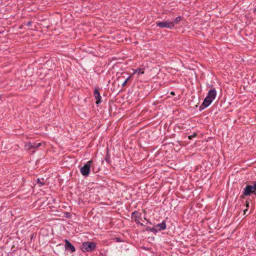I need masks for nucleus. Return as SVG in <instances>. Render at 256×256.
<instances>
[{
    "label": "nucleus",
    "mask_w": 256,
    "mask_h": 256,
    "mask_svg": "<svg viewBox=\"0 0 256 256\" xmlns=\"http://www.w3.org/2000/svg\"><path fill=\"white\" fill-rule=\"evenodd\" d=\"M216 96V92L215 88L209 90L207 96L204 98L202 104L200 107V110H202L209 106L212 102L215 99Z\"/></svg>",
    "instance_id": "obj_1"
},
{
    "label": "nucleus",
    "mask_w": 256,
    "mask_h": 256,
    "mask_svg": "<svg viewBox=\"0 0 256 256\" xmlns=\"http://www.w3.org/2000/svg\"><path fill=\"white\" fill-rule=\"evenodd\" d=\"M252 185H247L243 191V196H249L252 194L256 196V181L252 182Z\"/></svg>",
    "instance_id": "obj_2"
},
{
    "label": "nucleus",
    "mask_w": 256,
    "mask_h": 256,
    "mask_svg": "<svg viewBox=\"0 0 256 256\" xmlns=\"http://www.w3.org/2000/svg\"><path fill=\"white\" fill-rule=\"evenodd\" d=\"M96 244L94 242H86L82 244L81 250L82 252H92L95 250Z\"/></svg>",
    "instance_id": "obj_3"
},
{
    "label": "nucleus",
    "mask_w": 256,
    "mask_h": 256,
    "mask_svg": "<svg viewBox=\"0 0 256 256\" xmlns=\"http://www.w3.org/2000/svg\"><path fill=\"white\" fill-rule=\"evenodd\" d=\"M92 161V160L88 161L80 169V172L82 176H87L89 175L90 168Z\"/></svg>",
    "instance_id": "obj_4"
},
{
    "label": "nucleus",
    "mask_w": 256,
    "mask_h": 256,
    "mask_svg": "<svg viewBox=\"0 0 256 256\" xmlns=\"http://www.w3.org/2000/svg\"><path fill=\"white\" fill-rule=\"evenodd\" d=\"M156 24L158 26H159L160 28H166L171 29L173 28V24L170 22H156Z\"/></svg>",
    "instance_id": "obj_5"
},
{
    "label": "nucleus",
    "mask_w": 256,
    "mask_h": 256,
    "mask_svg": "<svg viewBox=\"0 0 256 256\" xmlns=\"http://www.w3.org/2000/svg\"><path fill=\"white\" fill-rule=\"evenodd\" d=\"M141 214L138 212H134L132 213V218L134 219V222L138 224L143 226V224L140 221Z\"/></svg>",
    "instance_id": "obj_6"
},
{
    "label": "nucleus",
    "mask_w": 256,
    "mask_h": 256,
    "mask_svg": "<svg viewBox=\"0 0 256 256\" xmlns=\"http://www.w3.org/2000/svg\"><path fill=\"white\" fill-rule=\"evenodd\" d=\"M94 96L96 100V104H98L101 102V96L100 95L99 90L98 88H95L94 92Z\"/></svg>",
    "instance_id": "obj_7"
},
{
    "label": "nucleus",
    "mask_w": 256,
    "mask_h": 256,
    "mask_svg": "<svg viewBox=\"0 0 256 256\" xmlns=\"http://www.w3.org/2000/svg\"><path fill=\"white\" fill-rule=\"evenodd\" d=\"M64 242L66 249L72 252H74L76 250L75 248L68 240H65Z\"/></svg>",
    "instance_id": "obj_8"
},
{
    "label": "nucleus",
    "mask_w": 256,
    "mask_h": 256,
    "mask_svg": "<svg viewBox=\"0 0 256 256\" xmlns=\"http://www.w3.org/2000/svg\"><path fill=\"white\" fill-rule=\"evenodd\" d=\"M156 226L158 230H164L166 228V222L163 221L162 223L158 224Z\"/></svg>",
    "instance_id": "obj_9"
},
{
    "label": "nucleus",
    "mask_w": 256,
    "mask_h": 256,
    "mask_svg": "<svg viewBox=\"0 0 256 256\" xmlns=\"http://www.w3.org/2000/svg\"><path fill=\"white\" fill-rule=\"evenodd\" d=\"M180 20L181 18L180 16H178L176 18L174 21L170 22L173 24V27H174V26L176 24H178L180 22Z\"/></svg>",
    "instance_id": "obj_10"
},
{
    "label": "nucleus",
    "mask_w": 256,
    "mask_h": 256,
    "mask_svg": "<svg viewBox=\"0 0 256 256\" xmlns=\"http://www.w3.org/2000/svg\"><path fill=\"white\" fill-rule=\"evenodd\" d=\"M136 73H138V74H144V71L143 69L138 68V69L134 70L132 74H136Z\"/></svg>",
    "instance_id": "obj_11"
},
{
    "label": "nucleus",
    "mask_w": 256,
    "mask_h": 256,
    "mask_svg": "<svg viewBox=\"0 0 256 256\" xmlns=\"http://www.w3.org/2000/svg\"><path fill=\"white\" fill-rule=\"evenodd\" d=\"M25 148L28 150H30L32 149V143L30 142H28V144H26Z\"/></svg>",
    "instance_id": "obj_12"
},
{
    "label": "nucleus",
    "mask_w": 256,
    "mask_h": 256,
    "mask_svg": "<svg viewBox=\"0 0 256 256\" xmlns=\"http://www.w3.org/2000/svg\"><path fill=\"white\" fill-rule=\"evenodd\" d=\"M41 146V143H32V148H36Z\"/></svg>",
    "instance_id": "obj_13"
},
{
    "label": "nucleus",
    "mask_w": 256,
    "mask_h": 256,
    "mask_svg": "<svg viewBox=\"0 0 256 256\" xmlns=\"http://www.w3.org/2000/svg\"><path fill=\"white\" fill-rule=\"evenodd\" d=\"M196 135H197L196 133H194V134L193 135L188 136V139L192 140L193 138L196 137Z\"/></svg>",
    "instance_id": "obj_14"
},
{
    "label": "nucleus",
    "mask_w": 256,
    "mask_h": 256,
    "mask_svg": "<svg viewBox=\"0 0 256 256\" xmlns=\"http://www.w3.org/2000/svg\"><path fill=\"white\" fill-rule=\"evenodd\" d=\"M130 78V76H128V78H127L125 80H124V83H123V84H122L123 86H124L127 83L128 81V80H129V79Z\"/></svg>",
    "instance_id": "obj_15"
},
{
    "label": "nucleus",
    "mask_w": 256,
    "mask_h": 256,
    "mask_svg": "<svg viewBox=\"0 0 256 256\" xmlns=\"http://www.w3.org/2000/svg\"><path fill=\"white\" fill-rule=\"evenodd\" d=\"M36 180H37L38 182L40 184V186H41L44 184L43 182H40V180L39 178L37 179Z\"/></svg>",
    "instance_id": "obj_16"
},
{
    "label": "nucleus",
    "mask_w": 256,
    "mask_h": 256,
    "mask_svg": "<svg viewBox=\"0 0 256 256\" xmlns=\"http://www.w3.org/2000/svg\"><path fill=\"white\" fill-rule=\"evenodd\" d=\"M150 231L152 232H156V229L154 228H150Z\"/></svg>",
    "instance_id": "obj_17"
},
{
    "label": "nucleus",
    "mask_w": 256,
    "mask_h": 256,
    "mask_svg": "<svg viewBox=\"0 0 256 256\" xmlns=\"http://www.w3.org/2000/svg\"><path fill=\"white\" fill-rule=\"evenodd\" d=\"M32 24V22H28L27 24V26H30Z\"/></svg>",
    "instance_id": "obj_18"
},
{
    "label": "nucleus",
    "mask_w": 256,
    "mask_h": 256,
    "mask_svg": "<svg viewBox=\"0 0 256 256\" xmlns=\"http://www.w3.org/2000/svg\"><path fill=\"white\" fill-rule=\"evenodd\" d=\"M170 94H172V95H174V92H171Z\"/></svg>",
    "instance_id": "obj_19"
},
{
    "label": "nucleus",
    "mask_w": 256,
    "mask_h": 256,
    "mask_svg": "<svg viewBox=\"0 0 256 256\" xmlns=\"http://www.w3.org/2000/svg\"><path fill=\"white\" fill-rule=\"evenodd\" d=\"M2 100V96L0 95V100Z\"/></svg>",
    "instance_id": "obj_20"
}]
</instances>
